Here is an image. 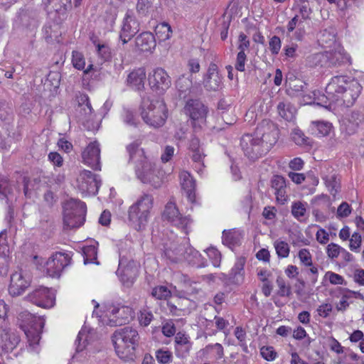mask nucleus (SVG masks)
<instances>
[{"instance_id": "2", "label": "nucleus", "mask_w": 364, "mask_h": 364, "mask_svg": "<svg viewBox=\"0 0 364 364\" xmlns=\"http://www.w3.org/2000/svg\"><path fill=\"white\" fill-rule=\"evenodd\" d=\"M362 91L359 82L347 75H337L331 78L326 87V93L335 105L339 107H352Z\"/></svg>"}, {"instance_id": "53", "label": "nucleus", "mask_w": 364, "mask_h": 364, "mask_svg": "<svg viewBox=\"0 0 364 364\" xmlns=\"http://www.w3.org/2000/svg\"><path fill=\"white\" fill-rule=\"evenodd\" d=\"M48 159L53 165L54 168H60L63 166V158L56 151L50 152L48 155Z\"/></svg>"}, {"instance_id": "64", "label": "nucleus", "mask_w": 364, "mask_h": 364, "mask_svg": "<svg viewBox=\"0 0 364 364\" xmlns=\"http://www.w3.org/2000/svg\"><path fill=\"white\" fill-rule=\"evenodd\" d=\"M293 141L298 145H303L306 143V139L304 133L299 129H294L291 132Z\"/></svg>"}, {"instance_id": "39", "label": "nucleus", "mask_w": 364, "mask_h": 364, "mask_svg": "<svg viewBox=\"0 0 364 364\" xmlns=\"http://www.w3.org/2000/svg\"><path fill=\"white\" fill-rule=\"evenodd\" d=\"M138 269L134 263H129L123 270L121 274L122 280L125 282H133L134 279L137 276Z\"/></svg>"}, {"instance_id": "10", "label": "nucleus", "mask_w": 364, "mask_h": 364, "mask_svg": "<svg viewBox=\"0 0 364 364\" xmlns=\"http://www.w3.org/2000/svg\"><path fill=\"white\" fill-rule=\"evenodd\" d=\"M101 185L99 176L92 173L90 171H80L76 178L75 186L82 195H92L97 193Z\"/></svg>"}, {"instance_id": "59", "label": "nucleus", "mask_w": 364, "mask_h": 364, "mask_svg": "<svg viewBox=\"0 0 364 364\" xmlns=\"http://www.w3.org/2000/svg\"><path fill=\"white\" fill-rule=\"evenodd\" d=\"M252 206V198L250 196H247L240 203V210L249 215L251 212Z\"/></svg>"}, {"instance_id": "56", "label": "nucleus", "mask_w": 364, "mask_h": 364, "mask_svg": "<svg viewBox=\"0 0 364 364\" xmlns=\"http://www.w3.org/2000/svg\"><path fill=\"white\" fill-rule=\"evenodd\" d=\"M260 354L263 358L268 361L274 360L277 357V353L272 346H263L260 348Z\"/></svg>"}, {"instance_id": "16", "label": "nucleus", "mask_w": 364, "mask_h": 364, "mask_svg": "<svg viewBox=\"0 0 364 364\" xmlns=\"http://www.w3.org/2000/svg\"><path fill=\"white\" fill-rule=\"evenodd\" d=\"M139 31V23L133 12L128 10L124 17L119 38L123 44L127 43Z\"/></svg>"}, {"instance_id": "21", "label": "nucleus", "mask_w": 364, "mask_h": 364, "mask_svg": "<svg viewBox=\"0 0 364 364\" xmlns=\"http://www.w3.org/2000/svg\"><path fill=\"white\" fill-rule=\"evenodd\" d=\"M222 77L219 74L218 67L215 63H211L208 68L207 73L203 77V85L207 90L216 91L222 87Z\"/></svg>"}, {"instance_id": "62", "label": "nucleus", "mask_w": 364, "mask_h": 364, "mask_svg": "<svg viewBox=\"0 0 364 364\" xmlns=\"http://www.w3.org/2000/svg\"><path fill=\"white\" fill-rule=\"evenodd\" d=\"M281 40L278 36H274L272 37L269 43V50L274 55L278 54L281 48Z\"/></svg>"}, {"instance_id": "3", "label": "nucleus", "mask_w": 364, "mask_h": 364, "mask_svg": "<svg viewBox=\"0 0 364 364\" xmlns=\"http://www.w3.org/2000/svg\"><path fill=\"white\" fill-rule=\"evenodd\" d=\"M140 145L141 141L136 139L127 146L129 163L135 165L136 173L141 182L157 188L162 184L161 174L155 168V164L146 156L144 149L139 148Z\"/></svg>"}, {"instance_id": "23", "label": "nucleus", "mask_w": 364, "mask_h": 364, "mask_svg": "<svg viewBox=\"0 0 364 364\" xmlns=\"http://www.w3.org/2000/svg\"><path fill=\"white\" fill-rule=\"evenodd\" d=\"M174 343L176 355L181 358H187L192 348L190 337L184 333L178 332L175 336Z\"/></svg>"}, {"instance_id": "9", "label": "nucleus", "mask_w": 364, "mask_h": 364, "mask_svg": "<svg viewBox=\"0 0 364 364\" xmlns=\"http://www.w3.org/2000/svg\"><path fill=\"white\" fill-rule=\"evenodd\" d=\"M162 217L186 235L191 230V219L188 216H183L173 202L170 201L166 205Z\"/></svg>"}, {"instance_id": "38", "label": "nucleus", "mask_w": 364, "mask_h": 364, "mask_svg": "<svg viewBox=\"0 0 364 364\" xmlns=\"http://www.w3.org/2000/svg\"><path fill=\"white\" fill-rule=\"evenodd\" d=\"M274 247L279 258H287L289 257L290 247L287 242L281 240H277L274 242Z\"/></svg>"}, {"instance_id": "33", "label": "nucleus", "mask_w": 364, "mask_h": 364, "mask_svg": "<svg viewBox=\"0 0 364 364\" xmlns=\"http://www.w3.org/2000/svg\"><path fill=\"white\" fill-rule=\"evenodd\" d=\"M244 266L245 260L243 259H238L230 272V277L235 284H240L244 279Z\"/></svg>"}, {"instance_id": "24", "label": "nucleus", "mask_w": 364, "mask_h": 364, "mask_svg": "<svg viewBox=\"0 0 364 364\" xmlns=\"http://www.w3.org/2000/svg\"><path fill=\"white\" fill-rule=\"evenodd\" d=\"M189 149L191 152V159L197 164L195 166L198 173H201L203 171V159L205 156L204 153V149L202 146L200 144V141L198 138L193 137L191 139L189 144Z\"/></svg>"}, {"instance_id": "37", "label": "nucleus", "mask_w": 364, "mask_h": 364, "mask_svg": "<svg viewBox=\"0 0 364 364\" xmlns=\"http://www.w3.org/2000/svg\"><path fill=\"white\" fill-rule=\"evenodd\" d=\"M123 122L129 127H136L139 123L136 112L129 109H124L122 114Z\"/></svg>"}, {"instance_id": "4", "label": "nucleus", "mask_w": 364, "mask_h": 364, "mask_svg": "<svg viewBox=\"0 0 364 364\" xmlns=\"http://www.w3.org/2000/svg\"><path fill=\"white\" fill-rule=\"evenodd\" d=\"M139 338L138 331L132 327L117 331L112 341L118 356L124 360H132Z\"/></svg>"}, {"instance_id": "41", "label": "nucleus", "mask_w": 364, "mask_h": 364, "mask_svg": "<svg viewBox=\"0 0 364 364\" xmlns=\"http://www.w3.org/2000/svg\"><path fill=\"white\" fill-rule=\"evenodd\" d=\"M82 253L84 256V263H94L97 259V248L95 245H87L82 248Z\"/></svg>"}, {"instance_id": "51", "label": "nucleus", "mask_w": 364, "mask_h": 364, "mask_svg": "<svg viewBox=\"0 0 364 364\" xmlns=\"http://www.w3.org/2000/svg\"><path fill=\"white\" fill-rule=\"evenodd\" d=\"M78 102L81 109L85 112V115H90L92 113V107L87 95H81L79 98Z\"/></svg>"}, {"instance_id": "13", "label": "nucleus", "mask_w": 364, "mask_h": 364, "mask_svg": "<svg viewBox=\"0 0 364 364\" xmlns=\"http://www.w3.org/2000/svg\"><path fill=\"white\" fill-rule=\"evenodd\" d=\"M28 301L38 306L49 309L54 306L55 296L53 291L45 287H39L26 296Z\"/></svg>"}, {"instance_id": "49", "label": "nucleus", "mask_w": 364, "mask_h": 364, "mask_svg": "<svg viewBox=\"0 0 364 364\" xmlns=\"http://www.w3.org/2000/svg\"><path fill=\"white\" fill-rule=\"evenodd\" d=\"M206 254L209 259L211 260L214 267H220L221 262V254L217 249L214 247L208 248L206 250Z\"/></svg>"}, {"instance_id": "14", "label": "nucleus", "mask_w": 364, "mask_h": 364, "mask_svg": "<svg viewBox=\"0 0 364 364\" xmlns=\"http://www.w3.org/2000/svg\"><path fill=\"white\" fill-rule=\"evenodd\" d=\"M149 84L152 90L163 94L171 85V80L167 72L161 68L154 69L148 77Z\"/></svg>"}, {"instance_id": "57", "label": "nucleus", "mask_w": 364, "mask_h": 364, "mask_svg": "<svg viewBox=\"0 0 364 364\" xmlns=\"http://www.w3.org/2000/svg\"><path fill=\"white\" fill-rule=\"evenodd\" d=\"M272 188L275 191L286 188V180L281 176H274L272 179Z\"/></svg>"}, {"instance_id": "45", "label": "nucleus", "mask_w": 364, "mask_h": 364, "mask_svg": "<svg viewBox=\"0 0 364 364\" xmlns=\"http://www.w3.org/2000/svg\"><path fill=\"white\" fill-rule=\"evenodd\" d=\"M188 262L197 267H203L205 266L204 259L196 250H191L190 257H188Z\"/></svg>"}, {"instance_id": "40", "label": "nucleus", "mask_w": 364, "mask_h": 364, "mask_svg": "<svg viewBox=\"0 0 364 364\" xmlns=\"http://www.w3.org/2000/svg\"><path fill=\"white\" fill-rule=\"evenodd\" d=\"M222 240L225 245L231 247L239 242V235L236 231L224 230Z\"/></svg>"}, {"instance_id": "15", "label": "nucleus", "mask_w": 364, "mask_h": 364, "mask_svg": "<svg viewBox=\"0 0 364 364\" xmlns=\"http://www.w3.org/2000/svg\"><path fill=\"white\" fill-rule=\"evenodd\" d=\"M70 263L68 255L61 252L53 254L46 262L45 268L50 277H59L63 269Z\"/></svg>"}, {"instance_id": "27", "label": "nucleus", "mask_w": 364, "mask_h": 364, "mask_svg": "<svg viewBox=\"0 0 364 364\" xmlns=\"http://www.w3.org/2000/svg\"><path fill=\"white\" fill-rule=\"evenodd\" d=\"M179 177L182 189L186 192L188 199L193 203L196 197V183L194 179L191 174L186 171H181Z\"/></svg>"}, {"instance_id": "52", "label": "nucleus", "mask_w": 364, "mask_h": 364, "mask_svg": "<svg viewBox=\"0 0 364 364\" xmlns=\"http://www.w3.org/2000/svg\"><path fill=\"white\" fill-rule=\"evenodd\" d=\"M276 282L279 287L277 294L280 296H289L291 294V289L290 287L287 286L284 279L278 277Z\"/></svg>"}, {"instance_id": "48", "label": "nucleus", "mask_w": 364, "mask_h": 364, "mask_svg": "<svg viewBox=\"0 0 364 364\" xmlns=\"http://www.w3.org/2000/svg\"><path fill=\"white\" fill-rule=\"evenodd\" d=\"M234 334L239 341L240 346L245 352L247 351V345L246 342V331L240 326H237L235 329Z\"/></svg>"}, {"instance_id": "25", "label": "nucleus", "mask_w": 364, "mask_h": 364, "mask_svg": "<svg viewBox=\"0 0 364 364\" xmlns=\"http://www.w3.org/2000/svg\"><path fill=\"white\" fill-rule=\"evenodd\" d=\"M146 75L145 69L139 68L132 70L127 76V85L136 90H142L144 87V81Z\"/></svg>"}, {"instance_id": "35", "label": "nucleus", "mask_w": 364, "mask_h": 364, "mask_svg": "<svg viewBox=\"0 0 364 364\" xmlns=\"http://www.w3.org/2000/svg\"><path fill=\"white\" fill-rule=\"evenodd\" d=\"M279 114L287 121H291L294 117L295 108L289 103L281 102L277 105Z\"/></svg>"}, {"instance_id": "54", "label": "nucleus", "mask_w": 364, "mask_h": 364, "mask_svg": "<svg viewBox=\"0 0 364 364\" xmlns=\"http://www.w3.org/2000/svg\"><path fill=\"white\" fill-rule=\"evenodd\" d=\"M362 237L360 233L354 232L350 239V250L358 252L361 246Z\"/></svg>"}, {"instance_id": "1", "label": "nucleus", "mask_w": 364, "mask_h": 364, "mask_svg": "<svg viewBox=\"0 0 364 364\" xmlns=\"http://www.w3.org/2000/svg\"><path fill=\"white\" fill-rule=\"evenodd\" d=\"M278 130L275 125L263 121L253 134H245L240 145L245 155L255 161L266 154L277 141Z\"/></svg>"}, {"instance_id": "32", "label": "nucleus", "mask_w": 364, "mask_h": 364, "mask_svg": "<svg viewBox=\"0 0 364 364\" xmlns=\"http://www.w3.org/2000/svg\"><path fill=\"white\" fill-rule=\"evenodd\" d=\"M318 42L322 47L329 48V50L337 45H340L337 43L336 35L333 32H331L328 30H324L321 33Z\"/></svg>"}, {"instance_id": "8", "label": "nucleus", "mask_w": 364, "mask_h": 364, "mask_svg": "<svg viewBox=\"0 0 364 364\" xmlns=\"http://www.w3.org/2000/svg\"><path fill=\"white\" fill-rule=\"evenodd\" d=\"M105 317H107L106 323L110 326H122L129 322L134 316V311L132 308L121 305L119 304H107L105 306Z\"/></svg>"}, {"instance_id": "60", "label": "nucleus", "mask_w": 364, "mask_h": 364, "mask_svg": "<svg viewBox=\"0 0 364 364\" xmlns=\"http://www.w3.org/2000/svg\"><path fill=\"white\" fill-rule=\"evenodd\" d=\"M150 8V2L149 0H138L136 4V11L141 16H146Z\"/></svg>"}, {"instance_id": "36", "label": "nucleus", "mask_w": 364, "mask_h": 364, "mask_svg": "<svg viewBox=\"0 0 364 364\" xmlns=\"http://www.w3.org/2000/svg\"><path fill=\"white\" fill-rule=\"evenodd\" d=\"M155 33L160 41H164L171 37L172 29L168 23L163 22L156 26Z\"/></svg>"}, {"instance_id": "61", "label": "nucleus", "mask_w": 364, "mask_h": 364, "mask_svg": "<svg viewBox=\"0 0 364 364\" xmlns=\"http://www.w3.org/2000/svg\"><path fill=\"white\" fill-rule=\"evenodd\" d=\"M342 247L335 243H331L327 246V255L331 259H335L341 254Z\"/></svg>"}, {"instance_id": "18", "label": "nucleus", "mask_w": 364, "mask_h": 364, "mask_svg": "<svg viewBox=\"0 0 364 364\" xmlns=\"http://www.w3.org/2000/svg\"><path fill=\"white\" fill-rule=\"evenodd\" d=\"M31 284V277L22 270L16 271L11 276L9 291L11 296H19Z\"/></svg>"}, {"instance_id": "30", "label": "nucleus", "mask_w": 364, "mask_h": 364, "mask_svg": "<svg viewBox=\"0 0 364 364\" xmlns=\"http://www.w3.org/2000/svg\"><path fill=\"white\" fill-rule=\"evenodd\" d=\"M176 87L181 98H186L193 91V80L191 75H182L176 82Z\"/></svg>"}, {"instance_id": "22", "label": "nucleus", "mask_w": 364, "mask_h": 364, "mask_svg": "<svg viewBox=\"0 0 364 364\" xmlns=\"http://www.w3.org/2000/svg\"><path fill=\"white\" fill-rule=\"evenodd\" d=\"M156 46L155 36L151 32H142L135 38L136 49L141 53H152Z\"/></svg>"}, {"instance_id": "7", "label": "nucleus", "mask_w": 364, "mask_h": 364, "mask_svg": "<svg viewBox=\"0 0 364 364\" xmlns=\"http://www.w3.org/2000/svg\"><path fill=\"white\" fill-rule=\"evenodd\" d=\"M86 212L87 207L84 202L73 198L68 200L64 205V228L70 230L82 225Z\"/></svg>"}, {"instance_id": "47", "label": "nucleus", "mask_w": 364, "mask_h": 364, "mask_svg": "<svg viewBox=\"0 0 364 364\" xmlns=\"http://www.w3.org/2000/svg\"><path fill=\"white\" fill-rule=\"evenodd\" d=\"M298 257L300 260L301 265L304 267L312 266V255L308 249H301L298 252Z\"/></svg>"}, {"instance_id": "43", "label": "nucleus", "mask_w": 364, "mask_h": 364, "mask_svg": "<svg viewBox=\"0 0 364 364\" xmlns=\"http://www.w3.org/2000/svg\"><path fill=\"white\" fill-rule=\"evenodd\" d=\"M306 213V203L301 201H296L291 205V214L293 216L299 220L301 217H304Z\"/></svg>"}, {"instance_id": "31", "label": "nucleus", "mask_w": 364, "mask_h": 364, "mask_svg": "<svg viewBox=\"0 0 364 364\" xmlns=\"http://www.w3.org/2000/svg\"><path fill=\"white\" fill-rule=\"evenodd\" d=\"M328 95H321L319 91L314 90L312 92V96L310 95H304V100L306 104H316L325 108H330L333 101L328 97Z\"/></svg>"}, {"instance_id": "29", "label": "nucleus", "mask_w": 364, "mask_h": 364, "mask_svg": "<svg viewBox=\"0 0 364 364\" xmlns=\"http://www.w3.org/2000/svg\"><path fill=\"white\" fill-rule=\"evenodd\" d=\"M37 12L31 9L20 10L18 19L20 23L26 28H36L38 26Z\"/></svg>"}, {"instance_id": "34", "label": "nucleus", "mask_w": 364, "mask_h": 364, "mask_svg": "<svg viewBox=\"0 0 364 364\" xmlns=\"http://www.w3.org/2000/svg\"><path fill=\"white\" fill-rule=\"evenodd\" d=\"M311 129L316 136L323 137L330 134L332 124L327 122H313Z\"/></svg>"}, {"instance_id": "11", "label": "nucleus", "mask_w": 364, "mask_h": 364, "mask_svg": "<svg viewBox=\"0 0 364 364\" xmlns=\"http://www.w3.org/2000/svg\"><path fill=\"white\" fill-rule=\"evenodd\" d=\"M324 57L326 58L329 63V65L331 66H338L347 63H351V58L350 55L345 52L343 48L341 45H337L331 49L326 50L325 54L321 53H315L311 55L309 58L315 61L314 64L317 65V63Z\"/></svg>"}, {"instance_id": "20", "label": "nucleus", "mask_w": 364, "mask_h": 364, "mask_svg": "<svg viewBox=\"0 0 364 364\" xmlns=\"http://www.w3.org/2000/svg\"><path fill=\"white\" fill-rule=\"evenodd\" d=\"M164 248L165 255L173 262H178L182 260L188 262V257H190L191 255V250H194L188 242L183 245L177 247L175 245L168 246V245L166 244Z\"/></svg>"}, {"instance_id": "50", "label": "nucleus", "mask_w": 364, "mask_h": 364, "mask_svg": "<svg viewBox=\"0 0 364 364\" xmlns=\"http://www.w3.org/2000/svg\"><path fill=\"white\" fill-rule=\"evenodd\" d=\"M138 318L141 326H148L152 321L154 316L151 311L142 309L140 311Z\"/></svg>"}, {"instance_id": "5", "label": "nucleus", "mask_w": 364, "mask_h": 364, "mask_svg": "<svg viewBox=\"0 0 364 364\" xmlns=\"http://www.w3.org/2000/svg\"><path fill=\"white\" fill-rule=\"evenodd\" d=\"M141 108V118L149 127L159 128L165 124L168 117V109L164 100L144 97Z\"/></svg>"}, {"instance_id": "42", "label": "nucleus", "mask_w": 364, "mask_h": 364, "mask_svg": "<svg viewBox=\"0 0 364 364\" xmlns=\"http://www.w3.org/2000/svg\"><path fill=\"white\" fill-rule=\"evenodd\" d=\"M286 85L296 92H304L307 87V84L300 79H291V77H287Z\"/></svg>"}, {"instance_id": "17", "label": "nucleus", "mask_w": 364, "mask_h": 364, "mask_svg": "<svg viewBox=\"0 0 364 364\" xmlns=\"http://www.w3.org/2000/svg\"><path fill=\"white\" fill-rule=\"evenodd\" d=\"M20 341L19 336L8 325L0 326V355L12 351Z\"/></svg>"}, {"instance_id": "19", "label": "nucleus", "mask_w": 364, "mask_h": 364, "mask_svg": "<svg viewBox=\"0 0 364 364\" xmlns=\"http://www.w3.org/2000/svg\"><path fill=\"white\" fill-rule=\"evenodd\" d=\"M82 161L94 170H100V149L97 141L90 143L82 153Z\"/></svg>"}, {"instance_id": "26", "label": "nucleus", "mask_w": 364, "mask_h": 364, "mask_svg": "<svg viewBox=\"0 0 364 364\" xmlns=\"http://www.w3.org/2000/svg\"><path fill=\"white\" fill-rule=\"evenodd\" d=\"M198 354L200 357L210 360H218L224 356V349L220 343L208 344L201 349Z\"/></svg>"}, {"instance_id": "63", "label": "nucleus", "mask_w": 364, "mask_h": 364, "mask_svg": "<svg viewBox=\"0 0 364 364\" xmlns=\"http://www.w3.org/2000/svg\"><path fill=\"white\" fill-rule=\"evenodd\" d=\"M86 343H87V335L85 333L80 331L78 333L77 339L75 341L76 351L77 352L82 351L86 346Z\"/></svg>"}, {"instance_id": "55", "label": "nucleus", "mask_w": 364, "mask_h": 364, "mask_svg": "<svg viewBox=\"0 0 364 364\" xmlns=\"http://www.w3.org/2000/svg\"><path fill=\"white\" fill-rule=\"evenodd\" d=\"M156 358L159 363L166 364L171 362L172 353L169 350H158L156 352Z\"/></svg>"}, {"instance_id": "6", "label": "nucleus", "mask_w": 364, "mask_h": 364, "mask_svg": "<svg viewBox=\"0 0 364 364\" xmlns=\"http://www.w3.org/2000/svg\"><path fill=\"white\" fill-rule=\"evenodd\" d=\"M153 204L152 195L144 193L129 207V220L136 230H140L147 224Z\"/></svg>"}, {"instance_id": "12", "label": "nucleus", "mask_w": 364, "mask_h": 364, "mask_svg": "<svg viewBox=\"0 0 364 364\" xmlns=\"http://www.w3.org/2000/svg\"><path fill=\"white\" fill-rule=\"evenodd\" d=\"M185 114L190 117L194 128L205 124L208 113L207 107L198 100H189L184 107Z\"/></svg>"}, {"instance_id": "58", "label": "nucleus", "mask_w": 364, "mask_h": 364, "mask_svg": "<svg viewBox=\"0 0 364 364\" xmlns=\"http://www.w3.org/2000/svg\"><path fill=\"white\" fill-rule=\"evenodd\" d=\"M351 211L352 208L350 205L346 202H343L338 207L337 217L340 218H346L351 213Z\"/></svg>"}, {"instance_id": "46", "label": "nucleus", "mask_w": 364, "mask_h": 364, "mask_svg": "<svg viewBox=\"0 0 364 364\" xmlns=\"http://www.w3.org/2000/svg\"><path fill=\"white\" fill-rule=\"evenodd\" d=\"M72 63L75 68L84 70L85 67V60L82 53L76 50L73 51Z\"/></svg>"}, {"instance_id": "28", "label": "nucleus", "mask_w": 364, "mask_h": 364, "mask_svg": "<svg viewBox=\"0 0 364 364\" xmlns=\"http://www.w3.org/2000/svg\"><path fill=\"white\" fill-rule=\"evenodd\" d=\"M364 116L358 111H353L344 119L346 131L350 135L355 133L359 126L363 122Z\"/></svg>"}, {"instance_id": "44", "label": "nucleus", "mask_w": 364, "mask_h": 364, "mask_svg": "<svg viewBox=\"0 0 364 364\" xmlns=\"http://www.w3.org/2000/svg\"><path fill=\"white\" fill-rule=\"evenodd\" d=\"M151 295L157 299L165 300L171 296V292L166 287L161 285L154 288Z\"/></svg>"}]
</instances>
